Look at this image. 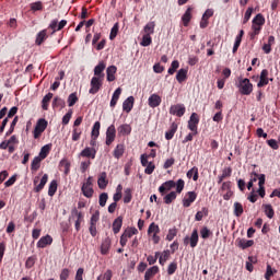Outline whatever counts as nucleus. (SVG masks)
Returning a JSON list of instances; mask_svg holds the SVG:
<instances>
[{
	"label": "nucleus",
	"instance_id": "obj_1",
	"mask_svg": "<svg viewBox=\"0 0 280 280\" xmlns=\"http://www.w3.org/2000/svg\"><path fill=\"white\" fill-rule=\"evenodd\" d=\"M174 187H176V194H183V190L185 189V180L184 179H178L177 182L167 180L159 187V191L163 196L165 195L166 191H172Z\"/></svg>",
	"mask_w": 280,
	"mask_h": 280
},
{
	"label": "nucleus",
	"instance_id": "obj_2",
	"mask_svg": "<svg viewBox=\"0 0 280 280\" xmlns=\"http://www.w3.org/2000/svg\"><path fill=\"white\" fill-rule=\"evenodd\" d=\"M70 220H75L74 229L77 232L80 231L82 222H84V213L78 211V208H72Z\"/></svg>",
	"mask_w": 280,
	"mask_h": 280
},
{
	"label": "nucleus",
	"instance_id": "obj_3",
	"mask_svg": "<svg viewBox=\"0 0 280 280\" xmlns=\"http://www.w3.org/2000/svg\"><path fill=\"white\" fill-rule=\"evenodd\" d=\"M238 90L241 95H250L253 93V83L248 79H241L238 81Z\"/></svg>",
	"mask_w": 280,
	"mask_h": 280
},
{
	"label": "nucleus",
	"instance_id": "obj_4",
	"mask_svg": "<svg viewBox=\"0 0 280 280\" xmlns=\"http://www.w3.org/2000/svg\"><path fill=\"white\" fill-rule=\"evenodd\" d=\"M104 82V79L98 77H93L90 82V95H95L96 93H100V89H102V84Z\"/></svg>",
	"mask_w": 280,
	"mask_h": 280
},
{
	"label": "nucleus",
	"instance_id": "obj_5",
	"mask_svg": "<svg viewBox=\"0 0 280 280\" xmlns=\"http://www.w3.org/2000/svg\"><path fill=\"white\" fill-rule=\"evenodd\" d=\"M97 222H100V211L96 210L90 219L89 231L92 237H95L97 235Z\"/></svg>",
	"mask_w": 280,
	"mask_h": 280
},
{
	"label": "nucleus",
	"instance_id": "obj_6",
	"mask_svg": "<svg viewBox=\"0 0 280 280\" xmlns=\"http://www.w3.org/2000/svg\"><path fill=\"white\" fill-rule=\"evenodd\" d=\"M47 126H48L47 120H45V118H40L37 121L35 129L33 131L34 139H39L40 136L43 135L44 130H47Z\"/></svg>",
	"mask_w": 280,
	"mask_h": 280
},
{
	"label": "nucleus",
	"instance_id": "obj_7",
	"mask_svg": "<svg viewBox=\"0 0 280 280\" xmlns=\"http://www.w3.org/2000/svg\"><path fill=\"white\" fill-rule=\"evenodd\" d=\"M200 124V116L197 113H192L188 120V129L195 135H198V125Z\"/></svg>",
	"mask_w": 280,
	"mask_h": 280
},
{
	"label": "nucleus",
	"instance_id": "obj_8",
	"mask_svg": "<svg viewBox=\"0 0 280 280\" xmlns=\"http://www.w3.org/2000/svg\"><path fill=\"white\" fill-rule=\"evenodd\" d=\"M49 180V175L44 174L40 183L38 184V177H35L34 179V191L35 194H40V191H43V189H45V186L47 185V182Z\"/></svg>",
	"mask_w": 280,
	"mask_h": 280
},
{
	"label": "nucleus",
	"instance_id": "obj_9",
	"mask_svg": "<svg viewBox=\"0 0 280 280\" xmlns=\"http://www.w3.org/2000/svg\"><path fill=\"white\" fill-rule=\"evenodd\" d=\"M266 25V18L261 13H258L252 21V30H258L261 32V27Z\"/></svg>",
	"mask_w": 280,
	"mask_h": 280
},
{
	"label": "nucleus",
	"instance_id": "obj_10",
	"mask_svg": "<svg viewBox=\"0 0 280 280\" xmlns=\"http://www.w3.org/2000/svg\"><path fill=\"white\" fill-rule=\"evenodd\" d=\"M117 137V129L115 128V125H110L106 130V145H112L115 141V138Z\"/></svg>",
	"mask_w": 280,
	"mask_h": 280
},
{
	"label": "nucleus",
	"instance_id": "obj_11",
	"mask_svg": "<svg viewBox=\"0 0 280 280\" xmlns=\"http://www.w3.org/2000/svg\"><path fill=\"white\" fill-rule=\"evenodd\" d=\"M196 198H198V194H196V191H188L182 201L183 207H185V209L191 207V205L196 202Z\"/></svg>",
	"mask_w": 280,
	"mask_h": 280
},
{
	"label": "nucleus",
	"instance_id": "obj_12",
	"mask_svg": "<svg viewBox=\"0 0 280 280\" xmlns=\"http://www.w3.org/2000/svg\"><path fill=\"white\" fill-rule=\"evenodd\" d=\"M67 26V20H61L58 23V20H52L49 24V28L52 30V34H56V32H60V30H65Z\"/></svg>",
	"mask_w": 280,
	"mask_h": 280
},
{
	"label": "nucleus",
	"instance_id": "obj_13",
	"mask_svg": "<svg viewBox=\"0 0 280 280\" xmlns=\"http://www.w3.org/2000/svg\"><path fill=\"white\" fill-rule=\"evenodd\" d=\"M185 112L186 108L184 104L172 105L170 108V114L176 115V117H183V115H185Z\"/></svg>",
	"mask_w": 280,
	"mask_h": 280
},
{
	"label": "nucleus",
	"instance_id": "obj_14",
	"mask_svg": "<svg viewBox=\"0 0 280 280\" xmlns=\"http://www.w3.org/2000/svg\"><path fill=\"white\" fill-rule=\"evenodd\" d=\"M97 155V149L96 148H91V147H86L84 150H82L80 152V156H82L83 159H95V156Z\"/></svg>",
	"mask_w": 280,
	"mask_h": 280
},
{
	"label": "nucleus",
	"instance_id": "obj_15",
	"mask_svg": "<svg viewBox=\"0 0 280 280\" xmlns=\"http://www.w3.org/2000/svg\"><path fill=\"white\" fill-rule=\"evenodd\" d=\"M259 78H260V80L257 83L258 89L268 86V82H272V79H268V70L267 69L261 70Z\"/></svg>",
	"mask_w": 280,
	"mask_h": 280
},
{
	"label": "nucleus",
	"instance_id": "obj_16",
	"mask_svg": "<svg viewBox=\"0 0 280 280\" xmlns=\"http://www.w3.org/2000/svg\"><path fill=\"white\" fill-rule=\"evenodd\" d=\"M51 244H54V238L51 235L47 234L39 238L37 242V248H46V246H51Z\"/></svg>",
	"mask_w": 280,
	"mask_h": 280
},
{
	"label": "nucleus",
	"instance_id": "obj_17",
	"mask_svg": "<svg viewBox=\"0 0 280 280\" xmlns=\"http://www.w3.org/2000/svg\"><path fill=\"white\" fill-rule=\"evenodd\" d=\"M191 12H194V8L188 7L185 13L183 14L182 22L184 27H189V23H191L192 19Z\"/></svg>",
	"mask_w": 280,
	"mask_h": 280
},
{
	"label": "nucleus",
	"instance_id": "obj_18",
	"mask_svg": "<svg viewBox=\"0 0 280 280\" xmlns=\"http://www.w3.org/2000/svg\"><path fill=\"white\" fill-rule=\"evenodd\" d=\"M118 137H128L132 132V127L128 124L120 125L117 128Z\"/></svg>",
	"mask_w": 280,
	"mask_h": 280
},
{
	"label": "nucleus",
	"instance_id": "obj_19",
	"mask_svg": "<svg viewBox=\"0 0 280 280\" xmlns=\"http://www.w3.org/2000/svg\"><path fill=\"white\" fill-rule=\"evenodd\" d=\"M161 102L162 98L159 94H152L148 100L150 108H158V106H161Z\"/></svg>",
	"mask_w": 280,
	"mask_h": 280
},
{
	"label": "nucleus",
	"instance_id": "obj_20",
	"mask_svg": "<svg viewBox=\"0 0 280 280\" xmlns=\"http://www.w3.org/2000/svg\"><path fill=\"white\" fill-rule=\"evenodd\" d=\"M106 69V63L104 61H100L97 66L94 68V78H101L104 80V70Z\"/></svg>",
	"mask_w": 280,
	"mask_h": 280
},
{
	"label": "nucleus",
	"instance_id": "obj_21",
	"mask_svg": "<svg viewBox=\"0 0 280 280\" xmlns=\"http://www.w3.org/2000/svg\"><path fill=\"white\" fill-rule=\"evenodd\" d=\"M236 244L238 248H242L243 250H246V248H250L255 244V241L253 240H246V238H237Z\"/></svg>",
	"mask_w": 280,
	"mask_h": 280
},
{
	"label": "nucleus",
	"instance_id": "obj_22",
	"mask_svg": "<svg viewBox=\"0 0 280 280\" xmlns=\"http://www.w3.org/2000/svg\"><path fill=\"white\" fill-rule=\"evenodd\" d=\"M133 106H135V96H129L122 103V110H125V113H130V110H132Z\"/></svg>",
	"mask_w": 280,
	"mask_h": 280
},
{
	"label": "nucleus",
	"instance_id": "obj_23",
	"mask_svg": "<svg viewBox=\"0 0 280 280\" xmlns=\"http://www.w3.org/2000/svg\"><path fill=\"white\" fill-rule=\"evenodd\" d=\"M122 225H124V218L122 217H118L114 220V222H113L114 235H117V233H119L121 231Z\"/></svg>",
	"mask_w": 280,
	"mask_h": 280
},
{
	"label": "nucleus",
	"instance_id": "obj_24",
	"mask_svg": "<svg viewBox=\"0 0 280 280\" xmlns=\"http://www.w3.org/2000/svg\"><path fill=\"white\" fill-rule=\"evenodd\" d=\"M176 130H178V125L176 122H173L170 129L165 132L166 141H172V139H174V135H176Z\"/></svg>",
	"mask_w": 280,
	"mask_h": 280
},
{
	"label": "nucleus",
	"instance_id": "obj_25",
	"mask_svg": "<svg viewBox=\"0 0 280 280\" xmlns=\"http://www.w3.org/2000/svg\"><path fill=\"white\" fill-rule=\"evenodd\" d=\"M112 246V241L109 237H106L101 244V254L108 255Z\"/></svg>",
	"mask_w": 280,
	"mask_h": 280
},
{
	"label": "nucleus",
	"instance_id": "obj_26",
	"mask_svg": "<svg viewBox=\"0 0 280 280\" xmlns=\"http://www.w3.org/2000/svg\"><path fill=\"white\" fill-rule=\"evenodd\" d=\"M97 185L100 189H104L105 187H108V179L106 172H103L98 176Z\"/></svg>",
	"mask_w": 280,
	"mask_h": 280
},
{
	"label": "nucleus",
	"instance_id": "obj_27",
	"mask_svg": "<svg viewBox=\"0 0 280 280\" xmlns=\"http://www.w3.org/2000/svg\"><path fill=\"white\" fill-rule=\"evenodd\" d=\"M54 97V93L49 92L46 94L42 100V108L43 110H49V103L51 102V98Z\"/></svg>",
	"mask_w": 280,
	"mask_h": 280
},
{
	"label": "nucleus",
	"instance_id": "obj_28",
	"mask_svg": "<svg viewBox=\"0 0 280 280\" xmlns=\"http://www.w3.org/2000/svg\"><path fill=\"white\" fill-rule=\"evenodd\" d=\"M156 27V22L151 21L143 27L144 35L152 36L154 34V28Z\"/></svg>",
	"mask_w": 280,
	"mask_h": 280
},
{
	"label": "nucleus",
	"instance_id": "obj_29",
	"mask_svg": "<svg viewBox=\"0 0 280 280\" xmlns=\"http://www.w3.org/2000/svg\"><path fill=\"white\" fill-rule=\"evenodd\" d=\"M120 95H121V88H118V89L115 90V92L112 96V100H110L109 106L112 108H115V106H117V102H119Z\"/></svg>",
	"mask_w": 280,
	"mask_h": 280
},
{
	"label": "nucleus",
	"instance_id": "obj_30",
	"mask_svg": "<svg viewBox=\"0 0 280 280\" xmlns=\"http://www.w3.org/2000/svg\"><path fill=\"white\" fill-rule=\"evenodd\" d=\"M262 209L267 218H269V220H272V218H275V209L272 208V205L264 203Z\"/></svg>",
	"mask_w": 280,
	"mask_h": 280
},
{
	"label": "nucleus",
	"instance_id": "obj_31",
	"mask_svg": "<svg viewBox=\"0 0 280 280\" xmlns=\"http://www.w3.org/2000/svg\"><path fill=\"white\" fill-rule=\"evenodd\" d=\"M59 167L66 176L71 172V163L65 159L60 161Z\"/></svg>",
	"mask_w": 280,
	"mask_h": 280
},
{
	"label": "nucleus",
	"instance_id": "obj_32",
	"mask_svg": "<svg viewBox=\"0 0 280 280\" xmlns=\"http://www.w3.org/2000/svg\"><path fill=\"white\" fill-rule=\"evenodd\" d=\"M155 275H159V266H153L149 268L144 273V280H150Z\"/></svg>",
	"mask_w": 280,
	"mask_h": 280
},
{
	"label": "nucleus",
	"instance_id": "obj_33",
	"mask_svg": "<svg viewBox=\"0 0 280 280\" xmlns=\"http://www.w3.org/2000/svg\"><path fill=\"white\" fill-rule=\"evenodd\" d=\"M107 82H115V73H117V68L115 66H109L106 70Z\"/></svg>",
	"mask_w": 280,
	"mask_h": 280
},
{
	"label": "nucleus",
	"instance_id": "obj_34",
	"mask_svg": "<svg viewBox=\"0 0 280 280\" xmlns=\"http://www.w3.org/2000/svg\"><path fill=\"white\" fill-rule=\"evenodd\" d=\"M176 80L177 82H179V84H183V82L187 80V69L185 68L179 69L176 74Z\"/></svg>",
	"mask_w": 280,
	"mask_h": 280
},
{
	"label": "nucleus",
	"instance_id": "obj_35",
	"mask_svg": "<svg viewBox=\"0 0 280 280\" xmlns=\"http://www.w3.org/2000/svg\"><path fill=\"white\" fill-rule=\"evenodd\" d=\"M207 215H209V208L203 207V208L201 209V211H198V212L196 213L195 220H196V222H201V220H202L203 218H207Z\"/></svg>",
	"mask_w": 280,
	"mask_h": 280
},
{
	"label": "nucleus",
	"instance_id": "obj_36",
	"mask_svg": "<svg viewBox=\"0 0 280 280\" xmlns=\"http://www.w3.org/2000/svg\"><path fill=\"white\" fill-rule=\"evenodd\" d=\"M124 152H126V145H124L122 143L117 144L116 148L114 149V156L116 159H119L120 156H124Z\"/></svg>",
	"mask_w": 280,
	"mask_h": 280
},
{
	"label": "nucleus",
	"instance_id": "obj_37",
	"mask_svg": "<svg viewBox=\"0 0 280 280\" xmlns=\"http://www.w3.org/2000/svg\"><path fill=\"white\" fill-rule=\"evenodd\" d=\"M81 191L85 198H93V194H95L93 186H82Z\"/></svg>",
	"mask_w": 280,
	"mask_h": 280
},
{
	"label": "nucleus",
	"instance_id": "obj_38",
	"mask_svg": "<svg viewBox=\"0 0 280 280\" xmlns=\"http://www.w3.org/2000/svg\"><path fill=\"white\" fill-rule=\"evenodd\" d=\"M198 240H199V237H198V230L195 229V230L192 231V233H191L190 238H189L190 247H191V248H196V247L198 246Z\"/></svg>",
	"mask_w": 280,
	"mask_h": 280
},
{
	"label": "nucleus",
	"instance_id": "obj_39",
	"mask_svg": "<svg viewBox=\"0 0 280 280\" xmlns=\"http://www.w3.org/2000/svg\"><path fill=\"white\" fill-rule=\"evenodd\" d=\"M65 106H67V103L65 102V100L60 98L59 96H56L52 101V108H65Z\"/></svg>",
	"mask_w": 280,
	"mask_h": 280
},
{
	"label": "nucleus",
	"instance_id": "obj_40",
	"mask_svg": "<svg viewBox=\"0 0 280 280\" xmlns=\"http://www.w3.org/2000/svg\"><path fill=\"white\" fill-rule=\"evenodd\" d=\"M56 191H58V182L56 179L51 180L48 187V196H56Z\"/></svg>",
	"mask_w": 280,
	"mask_h": 280
},
{
	"label": "nucleus",
	"instance_id": "obj_41",
	"mask_svg": "<svg viewBox=\"0 0 280 280\" xmlns=\"http://www.w3.org/2000/svg\"><path fill=\"white\" fill-rule=\"evenodd\" d=\"M51 150V145L46 144L40 149L39 155L38 158L43 160L47 159V156H49V151Z\"/></svg>",
	"mask_w": 280,
	"mask_h": 280
},
{
	"label": "nucleus",
	"instance_id": "obj_42",
	"mask_svg": "<svg viewBox=\"0 0 280 280\" xmlns=\"http://www.w3.org/2000/svg\"><path fill=\"white\" fill-rule=\"evenodd\" d=\"M159 235L161 233V228L156 223H151L148 229V235Z\"/></svg>",
	"mask_w": 280,
	"mask_h": 280
},
{
	"label": "nucleus",
	"instance_id": "obj_43",
	"mask_svg": "<svg viewBox=\"0 0 280 280\" xmlns=\"http://www.w3.org/2000/svg\"><path fill=\"white\" fill-rule=\"evenodd\" d=\"M187 178L191 179L192 180H198L199 178V175H198V168L196 166H194L192 168H190L187 174H186Z\"/></svg>",
	"mask_w": 280,
	"mask_h": 280
},
{
	"label": "nucleus",
	"instance_id": "obj_44",
	"mask_svg": "<svg viewBox=\"0 0 280 280\" xmlns=\"http://www.w3.org/2000/svg\"><path fill=\"white\" fill-rule=\"evenodd\" d=\"M244 213V206H242L241 202H234V215L236 218H241V215Z\"/></svg>",
	"mask_w": 280,
	"mask_h": 280
},
{
	"label": "nucleus",
	"instance_id": "obj_45",
	"mask_svg": "<svg viewBox=\"0 0 280 280\" xmlns=\"http://www.w3.org/2000/svg\"><path fill=\"white\" fill-rule=\"evenodd\" d=\"M40 161H43V159L35 156L32 161L31 164V170L32 172H38V170H40Z\"/></svg>",
	"mask_w": 280,
	"mask_h": 280
},
{
	"label": "nucleus",
	"instance_id": "obj_46",
	"mask_svg": "<svg viewBox=\"0 0 280 280\" xmlns=\"http://www.w3.org/2000/svg\"><path fill=\"white\" fill-rule=\"evenodd\" d=\"M45 40H47V31H42L37 34V37H36V45H40L42 43H45Z\"/></svg>",
	"mask_w": 280,
	"mask_h": 280
},
{
	"label": "nucleus",
	"instance_id": "obj_47",
	"mask_svg": "<svg viewBox=\"0 0 280 280\" xmlns=\"http://www.w3.org/2000/svg\"><path fill=\"white\" fill-rule=\"evenodd\" d=\"M178 67H180V62H178V60H174L167 70L168 75H174L176 73Z\"/></svg>",
	"mask_w": 280,
	"mask_h": 280
},
{
	"label": "nucleus",
	"instance_id": "obj_48",
	"mask_svg": "<svg viewBox=\"0 0 280 280\" xmlns=\"http://www.w3.org/2000/svg\"><path fill=\"white\" fill-rule=\"evenodd\" d=\"M137 233H139V230H137V228H127L122 235L128 240L132 237V235H137Z\"/></svg>",
	"mask_w": 280,
	"mask_h": 280
},
{
	"label": "nucleus",
	"instance_id": "obj_49",
	"mask_svg": "<svg viewBox=\"0 0 280 280\" xmlns=\"http://www.w3.org/2000/svg\"><path fill=\"white\" fill-rule=\"evenodd\" d=\"M100 128H102V125L100 124V121L94 122L92 127V132H91L94 139H97V137H100Z\"/></svg>",
	"mask_w": 280,
	"mask_h": 280
},
{
	"label": "nucleus",
	"instance_id": "obj_50",
	"mask_svg": "<svg viewBox=\"0 0 280 280\" xmlns=\"http://www.w3.org/2000/svg\"><path fill=\"white\" fill-rule=\"evenodd\" d=\"M167 259H170V249H166L162 253V255L159 258V264L161 266H165V261H167Z\"/></svg>",
	"mask_w": 280,
	"mask_h": 280
},
{
	"label": "nucleus",
	"instance_id": "obj_51",
	"mask_svg": "<svg viewBox=\"0 0 280 280\" xmlns=\"http://www.w3.org/2000/svg\"><path fill=\"white\" fill-rule=\"evenodd\" d=\"M200 235H201L202 240H209V237H211V235H213V233L211 232V230H209V228L203 226L200 230Z\"/></svg>",
	"mask_w": 280,
	"mask_h": 280
},
{
	"label": "nucleus",
	"instance_id": "obj_52",
	"mask_svg": "<svg viewBox=\"0 0 280 280\" xmlns=\"http://www.w3.org/2000/svg\"><path fill=\"white\" fill-rule=\"evenodd\" d=\"M80 137H82V129L73 127L72 141H80Z\"/></svg>",
	"mask_w": 280,
	"mask_h": 280
},
{
	"label": "nucleus",
	"instance_id": "obj_53",
	"mask_svg": "<svg viewBox=\"0 0 280 280\" xmlns=\"http://www.w3.org/2000/svg\"><path fill=\"white\" fill-rule=\"evenodd\" d=\"M132 200V189L126 188L125 189V196H124V202L125 205H129Z\"/></svg>",
	"mask_w": 280,
	"mask_h": 280
},
{
	"label": "nucleus",
	"instance_id": "obj_54",
	"mask_svg": "<svg viewBox=\"0 0 280 280\" xmlns=\"http://www.w3.org/2000/svg\"><path fill=\"white\" fill-rule=\"evenodd\" d=\"M35 264H36V256H30L25 261V268L30 270L34 268Z\"/></svg>",
	"mask_w": 280,
	"mask_h": 280
},
{
	"label": "nucleus",
	"instance_id": "obj_55",
	"mask_svg": "<svg viewBox=\"0 0 280 280\" xmlns=\"http://www.w3.org/2000/svg\"><path fill=\"white\" fill-rule=\"evenodd\" d=\"M140 45L142 47H150V45H152V36L144 34L142 36V40H141Z\"/></svg>",
	"mask_w": 280,
	"mask_h": 280
},
{
	"label": "nucleus",
	"instance_id": "obj_56",
	"mask_svg": "<svg viewBox=\"0 0 280 280\" xmlns=\"http://www.w3.org/2000/svg\"><path fill=\"white\" fill-rule=\"evenodd\" d=\"M75 104H78V93H71L68 96V106H75Z\"/></svg>",
	"mask_w": 280,
	"mask_h": 280
},
{
	"label": "nucleus",
	"instance_id": "obj_57",
	"mask_svg": "<svg viewBox=\"0 0 280 280\" xmlns=\"http://www.w3.org/2000/svg\"><path fill=\"white\" fill-rule=\"evenodd\" d=\"M16 124H19V116H15L13 118L9 130L5 132V137H10V135H12V132H14V128L16 127Z\"/></svg>",
	"mask_w": 280,
	"mask_h": 280
},
{
	"label": "nucleus",
	"instance_id": "obj_58",
	"mask_svg": "<svg viewBox=\"0 0 280 280\" xmlns=\"http://www.w3.org/2000/svg\"><path fill=\"white\" fill-rule=\"evenodd\" d=\"M106 202H108V194L102 192L98 197L100 207H106Z\"/></svg>",
	"mask_w": 280,
	"mask_h": 280
},
{
	"label": "nucleus",
	"instance_id": "obj_59",
	"mask_svg": "<svg viewBox=\"0 0 280 280\" xmlns=\"http://www.w3.org/2000/svg\"><path fill=\"white\" fill-rule=\"evenodd\" d=\"M159 257H161L160 252H155V255L148 256L147 261L149 262V266H154V264L158 261Z\"/></svg>",
	"mask_w": 280,
	"mask_h": 280
},
{
	"label": "nucleus",
	"instance_id": "obj_60",
	"mask_svg": "<svg viewBox=\"0 0 280 280\" xmlns=\"http://www.w3.org/2000/svg\"><path fill=\"white\" fill-rule=\"evenodd\" d=\"M176 199V191H171L164 197L165 205H172L173 200Z\"/></svg>",
	"mask_w": 280,
	"mask_h": 280
},
{
	"label": "nucleus",
	"instance_id": "obj_61",
	"mask_svg": "<svg viewBox=\"0 0 280 280\" xmlns=\"http://www.w3.org/2000/svg\"><path fill=\"white\" fill-rule=\"evenodd\" d=\"M176 235H178V230L176 228L170 229L166 235L167 242H172Z\"/></svg>",
	"mask_w": 280,
	"mask_h": 280
},
{
	"label": "nucleus",
	"instance_id": "obj_62",
	"mask_svg": "<svg viewBox=\"0 0 280 280\" xmlns=\"http://www.w3.org/2000/svg\"><path fill=\"white\" fill-rule=\"evenodd\" d=\"M250 16H253V8H248L245 12L244 19H243V25H246L248 21H250Z\"/></svg>",
	"mask_w": 280,
	"mask_h": 280
},
{
	"label": "nucleus",
	"instance_id": "obj_63",
	"mask_svg": "<svg viewBox=\"0 0 280 280\" xmlns=\"http://www.w3.org/2000/svg\"><path fill=\"white\" fill-rule=\"evenodd\" d=\"M31 10L33 12H38V11L43 10V2L37 1V2L31 3Z\"/></svg>",
	"mask_w": 280,
	"mask_h": 280
},
{
	"label": "nucleus",
	"instance_id": "obj_64",
	"mask_svg": "<svg viewBox=\"0 0 280 280\" xmlns=\"http://www.w3.org/2000/svg\"><path fill=\"white\" fill-rule=\"evenodd\" d=\"M70 275H71V270L65 268V269L61 270V273H60V276H59V279H60V280H67V279H69V276H70Z\"/></svg>",
	"mask_w": 280,
	"mask_h": 280
}]
</instances>
